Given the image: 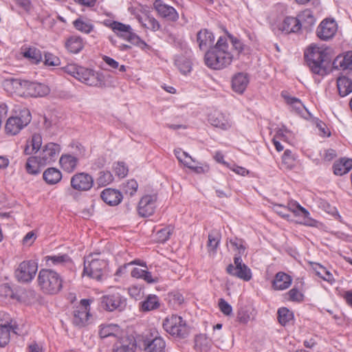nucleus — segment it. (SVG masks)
Instances as JSON below:
<instances>
[{
	"label": "nucleus",
	"instance_id": "nucleus-35",
	"mask_svg": "<svg viewBox=\"0 0 352 352\" xmlns=\"http://www.w3.org/2000/svg\"><path fill=\"white\" fill-rule=\"evenodd\" d=\"M333 168L335 175H343L352 169V159H342L333 164Z\"/></svg>",
	"mask_w": 352,
	"mask_h": 352
},
{
	"label": "nucleus",
	"instance_id": "nucleus-38",
	"mask_svg": "<svg viewBox=\"0 0 352 352\" xmlns=\"http://www.w3.org/2000/svg\"><path fill=\"white\" fill-rule=\"evenodd\" d=\"M311 266L318 276L331 283L334 281L332 274L324 267L318 263H311Z\"/></svg>",
	"mask_w": 352,
	"mask_h": 352
},
{
	"label": "nucleus",
	"instance_id": "nucleus-11",
	"mask_svg": "<svg viewBox=\"0 0 352 352\" xmlns=\"http://www.w3.org/2000/svg\"><path fill=\"white\" fill-rule=\"evenodd\" d=\"M72 323L78 327H85L89 318V300L82 299L80 305L76 306L72 314Z\"/></svg>",
	"mask_w": 352,
	"mask_h": 352
},
{
	"label": "nucleus",
	"instance_id": "nucleus-20",
	"mask_svg": "<svg viewBox=\"0 0 352 352\" xmlns=\"http://www.w3.org/2000/svg\"><path fill=\"white\" fill-rule=\"evenodd\" d=\"M292 283V278L289 274L278 272L272 281V287L274 290L282 291L288 289Z\"/></svg>",
	"mask_w": 352,
	"mask_h": 352
},
{
	"label": "nucleus",
	"instance_id": "nucleus-46",
	"mask_svg": "<svg viewBox=\"0 0 352 352\" xmlns=\"http://www.w3.org/2000/svg\"><path fill=\"white\" fill-rule=\"evenodd\" d=\"M287 299L292 302H300L304 300L303 294L300 292L296 287L291 289L289 292L285 294Z\"/></svg>",
	"mask_w": 352,
	"mask_h": 352
},
{
	"label": "nucleus",
	"instance_id": "nucleus-60",
	"mask_svg": "<svg viewBox=\"0 0 352 352\" xmlns=\"http://www.w3.org/2000/svg\"><path fill=\"white\" fill-rule=\"evenodd\" d=\"M42 139L39 134H34L30 142L32 151H38L41 146Z\"/></svg>",
	"mask_w": 352,
	"mask_h": 352
},
{
	"label": "nucleus",
	"instance_id": "nucleus-52",
	"mask_svg": "<svg viewBox=\"0 0 352 352\" xmlns=\"http://www.w3.org/2000/svg\"><path fill=\"white\" fill-rule=\"evenodd\" d=\"M124 40L128 41L133 45L140 46L141 47H147V44L142 41L137 34L131 30Z\"/></svg>",
	"mask_w": 352,
	"mask_h": 352
},
{
	"label": "nucleus",
	"instance_id": "nucleus-41",
	"mask_svg": "<svg viewBox=\"0 0 352 352\" xmlns=\"http://www.w3.org/2000/svg\"><path fill=\"white\" fill-rule=\"evenodd\" d=\"M40 159L38 157H30L25 164L26 171L31 175H37L40 172Z\"/></svg>",
	"mask_w": 352,
	"mask_h": 352
},
{
	"label": "nucleus",
	"instance_id": "nucleus-19",
	"mask_svg": "<svg viewBox=\"0 0 352 352\" xmlns=\"http://www.w3.org/2000/svg\"><path fill=\"white\" fill-rule=\"evenodd\" d=\"M287 208V211H290L296 217H303L302 224L307 226H311L310 221L311 219L309 217V211L301 206L297 201L294 200H290L288 201L287 205L285 206Z\"/></svg>",
	"mask_w": 352,
	"mask_h": 352
},
{
	"label": "nucleus",
	"instance_id": "nucleus-25",
	"mask_svg": "<svg viewBox=\"0 0 352 352\" xmlns=\"http://www.w3.org/2000/svg\"><path fill=\"white\" fill-rule=\"evenodd\" d=\"M226 272L230 275L236 276L245 281H248L252 278L251 270L245 264H243L240 267H234L232 264H230L226 268Z\"/></svg>",
	"mask_w": 352,
	"mask_h": 352
},
{
	"label": "nucleus",
	"instance_id": "nucleus-17",
	"mask_svg": "<svg viewBox=\"0 0 352 352\" xmlns=\"http://www.w3.org/2000/svg\"><path fill=\"white\" fill-rule=\"evenodd\" d=\"M60 151V146L59 144L53 142L47 144L38 156L41 166L54 162Z\"/></svg>",
	"mask_w": 352,
	"mask_h": 352
},
{
	"label": "nucleus",
	"instance_id": "nucleus-33",
	"mask_svg": "<svg viewBox=\"0 0 352 352\" xmlns=\"http://www.w3.org/2000/svg\"><path fill=\"white\" fill-rule=\"evenodd\" d=\"M299 22L302 24V28L309 30L315 24L316 19L312 11L306 9L302 11L297 16Z\"/></svg>",
	"mask_w": 352,
	"mask_h": 352
},
{
	"label": "nucleus",
	"instance_id": "nucleus-30",
	"mask_svg": "<svg viewBox=\"0 0 352 352\" xmlns=\"http://www.w3.org/2000/svg\"><path fill=\"white\" fill-rule=\"evenodd\" d=\"M106 25L110 28L113 32L119 37L125 39L129 32L132 30L129 25L124 24L121 22L113 21Z\"/></svg>",
	"mask_w": 352,
	"mask_h": 352
},
{
	"label": "nucleus",
	"instance_id": "nucleus-29",
	"mask_svg": "<svg viewBox=\"0 0 352 352\" xmlns=\"http://www.w3.org/2000/svg\"><path fill=\"white\" fill-rule=\"evenodd\" d=\"M160 306L158 296L155 294L148 295L145 299L140 303V310L142 312H148L157 309Z\"/></svg>",
	"mask_w": 352,
	"mask_h": 352
},
{
	"label": "nucleus",
	"instance_id": "nucleus-50",
	"mask_svg": "<svg viewBox=\"0 0 352 352\" xmlns=\"http://www.w3.org/2000/svg\"><path fill=\"white\" fill-rule=\"evenodd\" d=\"M176 65L183 74H186L191 71V63L186 58H180L176 60Z\"/></svg>",
	"mask_w": 352,
	"mask_h": 352
},
{
	"label": "nucleus",
	"instance_id": "nucleus-16",
	"mask_svg": "<svg viewBox=\"0 0 352 352\" xmlns=\"http://www.w3.org/2000/svg\"><path fill=\"white\" fill-rule=\"evenodd\" d=\"M153 7L157 14L166 21L175 22L179 19V14L177 10L173 6L165 3L162 0H155Z\"/></svg>",
	"mask_w": 352,
	"mask_h": 352
},
{
	"label": "nucleus",
	"instance_id": "nucleus-15",
	"mask_svg": "<svg viewBox=\"0 0 352 352\" xmlns=\"http://www.w3.org/2000/svg\"><path fill=\"white\" fill-rule=\"evenodd\" d=\"M157 195H146L143 196L138 206V214L142 217H148L154 214L156 208Z\"/></svg>",
	"mask_w": 352,
	"mask_h": 352
},
{
	"label": "nucleus",
	"instance_id": "nucleus-64",
	"mask_svg": "<svg viewBox=\"0 0 352 352\" xmlns=\"http://www.w3.org/2000/svg\"><path fill=\"white\" fill-rule=\"evenodd\" d=\"M142 278L148 283H155L158 282V278L157 277L153 278L151 273L146 270L144 273Z\"/></svg>",
	"mask_w": 352,
	"mask_h": 352
},
{
	"label": "nucleus",
	"instance_id": "nucleus-14",
	"mask_svg": "<svg viewBox=\"0 0 352 352\" xmlns=\"http://www.w3.org/2000/svg\"><path fill=\"white\" fill-rule=\"evenodd\" d=\"M150 337L144 340L145 352H166V342L157 330L152 331Z\"/></svg>",
	"mask_w": 352,
	"mask_h": 352
},
{
	"label": "nucleus",
	"instance_id": "nucleus-45",
	"mask_svg": "<svg viewBox=\"0 0 352 352\" xmlns=\"http://www.w3.org/2000/svg\"><path fill=\"white\" fill-rule=\"evenodd\" d=\"M138 184L135 179H131L124 183L122 186V190L124 194L132 197L138 190Z\"/></svg>",
	"mask_w": 352,
	"mask_h": 352
},
{
	"label": "nucleus",
	"instance_id": "nucleus-57",
	"mask_svg": "<svg viewBox=\"0 0 352 352\" xmlns=\"http://www.w3.org/2000/svg\"><path fill=\"white\" fill-rule=\"evenodd\" d=\"M219 307L221 311L226 315L229 316L232 312V308L230 304H228L224 299L220 298L219 301Z\"/></svg>",
	"mask_w": 352,
	"mask_h": 352
},
{
	"label": "nucleus",
	"instance_id": "nucleus-23",
	"mask_svg": "<svg viewBox=\"0 0 352 352\" xmlns=\"http://www.w3.org/2000/svg\"><path fill=\"white\" fill-rule=\"evenodd\" d=\"M100 197L107 204L114 206L118 205L122 200V193L116 189L106 188L101 192Z\"/></svg>",
	"mask_w": 352,
	"mask_h": 352
},
{
	"label": "nucleus",
	"instance_id": "nucleus-3",
	"mask_svg": "<svg viewBox=\"0 0 352 352\" xmlns=\"http://www.w3.org/2000/svg\"><path fill=\"white\" fill-rule=\"evenodd\" d=\"M64 71L87 85L98 87H105L104 75L94 69L75 64H69L64 67Z\"/></svg>",
	"mask_w": 352,
	"mask_h": 352
},
{
	"label": "nucleus",
	"instance_id": "nucleus-54",
	"mask_svg": "<svg viewBox=\"0 0 352 352\" xmlns=\"http://www.w3.org/2000/svg\"><path fill=\"white\" fill-rule=\"evenodd\" d=\"M44 63L47 66H58L60 65V59L54 54L47 52L45 54Z\"/></svg>",
	"mask_w": 352,
	"mask_h": 352
},
{
	"label": "nucleus",
	"instance_id": "nucleus-53",
	"mask_svg": "<svg viewBox=\"0 0 352 352\" xmlns=\"http://www.w3.org/2000/svg\"><path fill=\"white\" fill-rule=\"evenodd\" d=\"M0 296L6 298L9 297L12 299L16 298V295L14 293L11 287L7 283L0 285Z\"/></svg>",
	"mask_w": 352,
	"mask_h": 352
},
{
	"label": "nucleus",
	"instance_id": "nucleus-31",
	"mask_svg": "<svg viewBox=\"0 0 352 352\" xmlns=\"http://www.w3.org/2000/svg\"><path fill=\"white\" fill-rule=\"evenodd\" d=\"M337 87L340 96H346L352 92V80L345 76H341L337 79Z\"/></svg>",
	"mask_w": 352,
	"mask_h": 352
},
{
	"label": "nucleus",
	"instance_id": "nucleus-58",
	"mask_svg": "<svg viewBox=\"0 0 352 352\" xmlns=\"http://www.w3.org/2000/svg\"><path fill=\"white\" fill-rule=\"evenodd\" d=\"M142 289L138 285H132L129 287L128 292L131 297L135 299H139L142 294Z\"/></svg>",
	"mask_w": 352,
	"mask_h": 352
},
{
	"label": "nucleus",
	"instance_id": "nucleus-27",
	"mask_svg": "<svg viewBox=\"0 0 352 352\" xmlns=\"http://www.w3.org/2000/svg\"><path fill=\"white\" fill-rule=\"evenodd\" d=\"M197 41L199 47L201 50H204L208 47H213L214 36L211 32L204 29L200 30L197 35Z\"/></svg>",
	"mask_w": 352,
	"mask_h": 352
},
{
	"label": "nucleus",
	"instance_id": "nucleus-48",
	"mask_svg": "<svg viewBox=\"0 0 352 352\" xmlns=\"http://www.w3.org/2000/svg\"><path fill=\"white\" fill-rule=\"evenodd\" d=\"M142 25L151 30L157 31L160 28V23L152 16H147L142 21Z\"/></svg>",
	"mask_w": 352,
	"mask_h": 352
},
{
	"label": "nucleus",
	"instance_id": "nucleus-63",
	"mask_svg": "<svg viewBox=\"0 0 352 352\" xmlns=\"http://www.w3.org/2000/svg\"><path fill=\"white\" fill-rule=\"evenodd\" d=\"M102 60L106 64H107L109 67H111L113 69H117L119 67L118 62L111 57L104 56Z\"/></svg>",
	"mask_w": 352,
	"mask_h": 352
},
{
	"label": "nucleus",
	"instance_id": "nucleus-62",
	"mask_svg": "<svg viewBox=\"0 0 352 352\" xmlns=\"http://www.w3.org/2000/svg\"><path fill=\"white\" fill-rule=\"evenodd\" d=\"M230 243L234 248L239 250V254L244 252L245 248L243 245V241L241 239L236 238L234 239H230Z\"/></svg>",
	"mask_w": 352,
	"mask_h": 352
},
{
	"label": "nucleus",
	"instance_id": "nucleus-32",
	"mask_svg": "<svg viewBox=\"0 0 352 352\" xmlns=\"http://www.w3.org/2000/svg\"><path fill=\"white\" fill-rule=\"evenodd\" d=\"M121 333L120 327L115 324H101L99 335L100 338H105L110 336L118 338Z\"/></svg>",
	"mask_w": 352,
	"mask_h": 352
},
{
	"label": "nucleus",
	"instance_id": "nucleus-51",
	"mask_svg": "<svg viewBox=\"0 0 352 352\" xmlns=\"http://www.w3.org/2000/svg\"><path fill=\"white\" fill-rule=\"evenodd\" d=\"M228 37L229 38L234 49L237 51L238 54H241L245 50V45L241 42L240 39L234 36L231 34L227 32Z\"/></svg>",
	"mask_w": 352,
	"mask_h": 352
},
{
	"label": "nucleus",
	"instance_id": "nucleus-10",
	"mask_svg": "<svg viewBox=\"0 0 352 352\" xmlns=\"http://www.w3.org/2000/svg\"><path fill=\"white\" fill-rule=\"evenodd\" d=\"M100 306L108 311H122L126 307V298L118 292L104 295L100 298Z\"/></svg>",
	"mask_w": 352,
	"mask_h": 352
},
{
	"label": "nucleus",
	"instance_id": "nucleus-44",
	"mask_svg": "<svg viewBox=\"0 0 352 352\" xmlns=\"http://www.w3.org/2000/svg\"><path fill=\"white\" fill-rule=\"evenodd\" d=\"M174 230L173 225H168L158 230L156 233L157 240L159 243H164L168 241Z\"/></svg>",
	"mask_w": 352,
	"mask_h": 352
},
{
	"label": "nucleus",
	"instance_id": "nucleus-12",
	"mask_svg": "<svg viewBox=\"0 0 352 352\" xmlns=\"http://www.w3.org/2000/svg\"><path fill=\"white\" fill-rule=\"evenodd\" d=\"M338 31V24L331 18L323 19L316 29V35L321 40L327 41L334 37Z\"/></svg>",
	"mask_w": 352,
	"mask_h": 352
},
{
	"label": "nucleus",
	"instance_id": "nucleus-26",
	"mask_svg": "<svg viewBox=\"0 0 352 352\" xmlns=\"http://www.w3.org/2000/svg\"><path fill=\"white\" fill-rule=\"evenodd\" d=\"M297 17L287 16L281 23L280 30L285 34L297 33L302 28V24Z\"/></svg>",
	"mask_w": 352,
	"mask_h": 352
},
{
	"label": "nucleus",
	"instance_id": "nucleus-34",
	"mask_svg": "<svg viewBox=\"0 0 352 352\" xmlns=\"http://www.w3.org/2000/svg\"><path fill=\"white\" fill-rule=\"evenodd\" d=\"M61 168L67 173H72L77 166L78 159L69 154L63 155L59 160Z\"/></svg>",
	"mask_w": 352,
	"mask_h": 352
},
{
	"label": "nucleus",
	"instance_id": "nucleus-1",
	"mask_svg": "<svg viewBox=\"0 0 352 352\" xmlns=\"http://www.w3.org/2000/svg\"><path fill=\"white\" fill-rule=\"evenodd\" d=\"M233 55L229 51V45L225 37L220 36L217 43L205 53L204 63L212 69H222L231 64Z\"/></svg>",
	"mask_w": 352,
	"mask_h": 352
},
{
	"label": "nucleus",
	"instance_id": "nucleus-40",
	"mask_svg": "<svg viewBox=\"0 0 352 352\" xmlns=\"http://www.w3.org/2000/svg\"><path fill=\"white\" fill-rule=\"evenodd\" d=\"M278 320L283 326H286L294 318L293 312L287 307H280L278 310Z\"/></svg>",
	"mask_w": 352,
	"mask_h": 352
},
{
	"label": "nucleus",
	"instance_id": "nucleus-4",
	"mask_svg": "<svg viewBox=\"0 0 352 352\" xmlns=\"http://www.w3.org/2000/svg\"><path fill=\"white\" fill-rule=\"evenodd\" d=\"M37 282L39 289L45 294H56L63 288L61 276L50 269H41L38 274Z\"/></svg>",
	"mask_w": 352,
	"mask_h": 352
},
{
	"label": "nucleus",
	"instance_id": "nucleus-39",
	"mask_svg": "<svg viewBox=\"0 0 352 352\" xmlns=\"http://www.w3.org/2000/svg\"><path fill=\"white\" fill-rule=\"evenodd\" d=\"M12 330L14 333L15 331V327L10 324H6L0 326V346L3 347L8 344L10 342V332Z\"/></svg>",
	"mask_w": 352,
	"mask_h": 352
},
{
	"label": "nucleus",
	"instance_id": "nucleus-43",
	"mask_svg": "<svg viewBox=\"0 0 352 352\" xmlns=\"http://www.w3.org/2000/svg\"><path fill=\"white\" fill-rule=\"evenodd\" d=\"M45 258L47 262H51L54 265H62L72 262L70 257L65 254L47 256Z\"/></svg>",
	"mask_w": 352,
	"mask_h": 352
},
{
	"label": "nucleus",
	"instance_id": "nucleus-36",
	"mask_svg": "<svg viewBox=\"0 0 352 352\" xmlns=\"http://www.w3.org/2000/svg\"><path fill=\"white\" fill-rule=\"evenodd\" d=\"M43 177L48 184L53 185L60 181L62 174L57 168H49L44 171Z\"/></svg>",
	"mask_w": 352,
	"mask_h": 352
},
{
	"label": "nucleus",
	"instance_id": "nucleus-21",
	"mask_svg": "<svg viewBox=\"0 0 352 352\" xmlns=\"http://www.w3.org/2000/svg\"><path fill=\"white\" fill-rule=\"evenodd\" d=\"M135 347L134 339L127 336L121 337L114 343L112 352H135Z\"/></svg>",
	"mask_w": 352,
	"mask_h": 352
},
{
	"label": "nucleus",
	"instance_id": "nucleus-59",
	"mask_svg": "<svg viewBox=\"0 0 352 352\" xmlns=\"http://www.w3.org/2000/svg\"><path fill=\"white\" fill-rule=\"evenodd\" d=\"M287 104L292 105L296 109L300 111L303 107L301 101L295 97L292 96H284Z\"/></svg>",
	"mask_w": 352,
	"mask_h": 352
},
{
	"label": "nucleus",
	"instance_id": "nucleus-24",
	"mask_svg": "<svg viewBox=\"0 0 352 352\" xmlns=\"http://www.w3.org/2000/svg\"><path fill=\"white\" fill-rule=\"evenodd\" d=\"M250 82L247 74L239 72L235 74L232 79V88L234 91L242 94L246 89Z\"/></svg>",
	"mask_w": 352,
	"mask_h": 352
},
{
	"label": "nucleus",
	"instance_id": "nucleus-56",
	"mask_svg": "<svg viewBox=\"0 0 352 352\" xmlns=\"http://www.w3.org/2000/svg\"><path fill=\"white\" fill-rule=\"evenodd\" d=\"M282 158L283 164H285L287 168H291L294 166L295 158L291 151L288 149L285 150Z\"/></svg>",
	"mask_w": 352,
	"mask_h": 352
},
{
	"label": "nucleus",
	"instance_id": "nucleus-13",
	"mask_svg": "<svg viewBox=\"0 0 352 352\" xmlns=\"http://www.w3.org/2000/svg\"><path fill=\"white\" fill-rule=\"evenodd\" d=\"M70 184L75 190L88 191L93 187L94 178L87 173H78L72 177Z\"/></svg>",
	"mask_w": 352,
	"mask_h": 352
},
{
	"label": "nucleus",
	"instance_id": "nucleus-22",
	"mask_svg": "<svg viewBox=\"0 0 352 352\" xmlns=\"http://www.w3.org/2000/svg\"><path fill=\"white\" fill-rule=\"evenodd\" d=\"M332 66L336 69L352 71V51L338 55L332 62Z\"/></svg>",
	"mask_w": 352,
	"mask_h": 352
},
{
	"label": "nucleus",
	"instance_id": "nucleus-47",
	"mask_svg": "<svg viewBox=\"0 0 352 352\" xmlns=\"http://www.w3.org/2000/svg\"><path fill=\"white\" fill-rule=\"evenodd\" d=\"M220 235L216 232H212L208 234V248L209 251L216 252L220 242Z\"/></svg>",
	"mask_w": 352,
	"mask_h": 352
},
{
	"label": "nucleus",
	"instance_id": "nucleus-6",
	"mask_svg": "<svg viewBox=\"0 0 352 352\" xmlns=\"http://www.w3.org/2000/svg\"><path fill=\"white\" fill-rule=\"evenodd\" d=\"M164 329L168 334L177 338H185L189 334V328L186 321L177 315L167 316L162 322Z\"/></svg>",
	"mask_w": 352,
	"mask_h": 352
},
{
	"label": "nucleus",
	"instance_id": "nucleus-2",
	"mask_svg": "<svg viewBox=\"0 0 352 352\" xmlns=\"http://www.w3.org/2000/svg\"><path fill=\"white\" fill-rule=\"evenodd\" d=\"M304 58L310 71L322 76L328 74L332 65L331 58L327 50L314 44L305 50Z\"/></svg>",
	"mask_w": 352,
	"mask_h": 352
},
{
	"label": "nucleus",
	"instance_id": "nucleus-18",
	"mask_svg": "<svg viewBox=\"0 0 352 352\" xmlns=\"http://www.w3.org/2000/svg\"><path fill=\"white\" fill-rule=\"evenodd\" d=\"M208 122L214 127L228 130L232 126V121L228 115L219 111H214L208 116Z\"/></svg>",
	"mask_w": 352,
	"mask_h": 352
},
{
	"label": "nucleus",
	"instance_id": "nucleus-55",
	"mask_svg": "<svg viewBox=\"0 0 352 352\" xmlns=\"http://www.w3.org/2000/svg\"><path fill=\"white\" fill-rule=\"evenodd\" d=\"M114 164V170L116 174L120 177H124L128 173V168L125 166V164L122 162H118Z\"/></svg>",
	"mask_w": 352,
	"mask_h": 352
},
{
	"label": "nucleus",
	"instance_id": "nucleus-37",
	"mask_svg": "<svg viewBox=\"0 0 352 352\" xmlns=\"http://www.w3.org/2000/svg\"><path fill=\"white\" fill-rule=\"evenodd\" d=\"M23 56L34 64H38L42 60L41 52L36 47L26 48L23 52Z\"/></svg>",
	"mask_w": 352,
	"mask_h": 352
},
{
	"label": "nucleus",
	"instance_id": "nucleus-9",
	"mask_svg": "<svg viewBox=\"0 0 352 352\" xmlns=\"http://www.w3.org/2000/svg\"><path fill=\"white\" fill-rule=\"evenodd\" d=\"M38 270V263L33 260L23 261L15 270L14 275L20 283L31 282Z\"/></svg>",
	"mask_w": 352,
	"mask_h": 352
},
{
	"label": "nucleus",
	"instance_id": "nucleus-42",
	"mask_svg": "<svg viewBox=\"0 0 352 352\" xmlns=\"http://www.w3.org/2000/svg\"><path fill=\"white\" fill-rule=\"evenodd\" d=\"M74 27L78 31L85 34L90 33L94 30V25L88 21L81 18L76 19L73 22Z\"/></svg>",
	"mask_w": 352,
	"mask_h": 352
},
{
	"label": "nucleus",
	"instance_id": "nucleus-61",
	"mask_svg": "<svg viewBox=\"0 0 352 352\" xmlns=\"http://www.w3.org/2000/svg\"><path fill=\"white\" fill-rule=\"evenodd\" d=\"M274 208L276 212L283 218L288 219L290 217V215L286 212L287 210L285 206L281 204H276L274 205Z\"/></svg>",
	"mask_w": 352,
	"mask_h": 352
},
{
	"label": "nucleus",
	"instance_id": "nucleus-49",
	"mask_svg": "<svg viewBox=\"0 0 352 352\" xmlns=\"http://www.w3.org/2000/svg\"><path fill=\"white\" fill-rule=\"evenodd\" d=\"M113 177L109 171H101L97 179V182L99 186H105L112 182Z\"/></svg>",
	"mask_w": 352,
	"mask_h": 352
},
{
	"label": "nucleus",
	"instance_id": "nucleus-8",
	"mask_svg": "<svg viewBox=\"0 0 352 352\" xmlns=\"http://www.w3.org/2000/svg\"><path fill=\"white\" fill-rule=\"evenodd\" d=\"M12 85L16 88L20 86L24 91L23 94L31 97H43L50 92L49 87L43 84L28 80H13Z\"/></svg>",
	"mask_w": 352,
	"mask_h": 352
},
{
	"label": "nucleus",
	"instance_id": "nucleus-28",
	"mask_svg": "<svg viewBox=\"0 0 352 352\" xmlns=\"http://www.w3.org/2000/svg\"><path fill=\"white\" fill-rule=\"evenodd\" d=\"M85 46V42L83 39L77 36H72L68 38L65 43V47L67 50L72 54L79 53Z\"/></svg>",
	"mask_w": 352,
	"mask_h": 352
},
{
	"label": "nucleus",
	"instance_id": "nucleus-5",
	"mask_svg": "<svg viewBox=\"0 0 352 352\" xmlns=\"http://www.w3.org/2000/svg\"><path fill=\"white\" fill-rule=\"evenodd\" d=\"M108 262L104 259L95 258L93 254L84 258L82 276H87L97 281H102L107 275Z\"/></svg>",
	"mask_w": 352,
	"mask_h": 352
},
{
	"label": "nucleus",
	"instance_id": "nucleus-7",
	"mask_svg": "<svg viewBox=\"0 0 352 352\" xmlns=\"http://www.w3.org/2000/svg\"><path fill=\"white\" fill-rule=\"evenodd\" d=\"M32 116L28 109H21L16 116L9 118L6 123L5 132L8 135L18 134L31 121Z\"/></svg>",
	"mask_w": 352,
	"mask_h": 352
}]
</instances>
